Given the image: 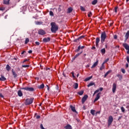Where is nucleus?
<instances>
[{"instance_id": "1", "label": "nucleus", "mask_w": 129, "mask_h": 129, "mask_svg": "<svg viewBox=\"0 0 129 129\" xmlns=\"http://www.w3.org/2000/svg\"><path fill=\"white\" fill-rule=\"evenodd\" d=\"M51 26V32H52L53 34H56L57 31L59 29V27L55 22H51L50 23Z\"/></svg>"}, {"instance_id": "2", "label": "nucleus", "mask_w": 129, "mask_h": 129, "mask_svg": "<svg viewBox=\"0 0 129 129\" xmlns=\"http://www.w3.org/2000/svg\"><path fill=\"white\" fill-rule=\"evenodd\" d=\"M107 36L106 35V33L105 31H104L101 33V42L102 44H103L105 42V39H106Z\"/></svg>"}, {"instance_id": "3", "label": "nucleus", "mask_w": 129, "mask_h": 129, "mask_svg": "<svg viewBox=\"0 0 129 129\" xmlns=\"http://www.w3.org/2000/svg\"><path fill=\"white\" fill-rule=\"evenodd\" d=\"M34 102V98H29L26 99L25 102V105H30Z\"/></svg>"}, {"instance_id": "4", "label": "nucleus", "mask_w": 129, "mask_h": 129, "mask_svg": "<svg viewBox=\"0 0 129 129\" xmlns=\"http://www.w3.org/2000/svg\"><path fill=\"white\" fill-rule=\"evenodd\" d=\"M20 89L22 90H26V91H35V89L33 87H25V88H21Z\"/></svg>"}, {"instance_id": "5", "label": "nucleus", "mask_w": 129, "mask_h": 129, "mask_svg": "<svg viewBox=\"0 0 129 129\" xmlns=\"http://www.w3.org/2000/svg\"><path fill=\"white\" fill-rule=\"evenodd\" d=\"M112 121H113V117H112V116H109L108 120V126H109L110 124L112 123Z\"/></svg>"}, {"instance_id": "6", "label": "nucleus", "mask_w": 129, "mask_h": 129, "mask_svg": "<svg viewBox=\"0 0 129 129\" xmlns=\"http://www.w3.org/2000/svg\"><path fill=\"white\" fill-rule=\"evenodd\" d=\"M122 46L126 50H127V54H129V45L127 43H123Z\"/></svg>"}, {"instance_id": "7", "label": "nucleus", "mask_w": 129, "mask_h": 129, "mask_svg": "<svg viewBox=\"0 0 129 129\" xmlns=\"http://www.w3.org/2000/svg\"><path fill=\"white\" fill-rule=\"evenodd\" d=\"M38 34H39V35H41V36H43L44 35H46V32L43 29H40L38 31Z\"/></svg>"}, {"instance_id": "8", "label": "nucleus", "mask_w": 129, "mask_h": 129, "mask_svg": "<svg viewBox=\"0 0 129 129\" xmlns=\"http://www.w3.org/2000/svg\"><path fill=\"white\" fill-rule=\"evenodd\" d=\"M88 98V95H85L84 97L82 98V104H84V102L86 101L87 99Z\"/></svg>"}, {"instance_id": "9", "label": "nucleus", "mask_w": 129, "mask_h": 129, "mask_svg": "<svg viewBox=\"0 0 129 129\" xmlns=\"http://www.w3.org/2000/svg\"><path fill=\"white\" fill-rule=\"evenodd\" d=\"M112 90L113 93H115V91H116V83L113 84Z\"/></svg>"}, {"instance_id": "10", "label": "nucleus", "mask_w": 129, "mask_h": 129, "mask_svg": "<svg viewBox=\"0 0 129 129\" xmlns=\"http://www.w3.org/2000/svg\"><path fill=\"white\" fill-rule=\"evenodd\" d=\"M51 41V38L50 37L44 38L42 40V42L44 43H48V42H50Z\"/></svg>"}, {"instance_id": "11", "label": "nucleus", "mask_w": 129, "mask_h": 129, "mask_svg": "<svg viewBox=\"0 0 129 129\" xmlns=\"http://www.w3.org/2000/svg\"><path fill=\"white\" fill-rule=\"evenodd\" d=\"M100 94H101V93H98L96 95V98H95V99L94 100V102H96V101H97V100H98V99H99L100 98Z\"/></svg>"}, {"instance_id": "12", "label": "nucleus", "mask_w": 129, "mask_h": 129, "mask_svg": "<svg viewBox=\"0 0 129 129\" xmlns=\"http://www.w3.org/2000/svg\"><path fill=\"white\" fill-rule=\"evenodd\" d=\"M102 90H103V88H102V87H101L99 89H98L94 92V93L93 95V96H94V95H95V94H96V93H98V92H99V91H102Z\"/></svg>"}, {"instance_id": "13", "label": "nucleus", "mask_w": 129, "mask_h": 129, "mask_svg": "<svg viewBox=\"0 0 129 129\" xmlns=\"http://www.w3.org/2000/svg\"><path fill=\"white\" fill-rule=\"evenodd\" d=\"M83 52V51H82L81 52L77 53L75 56L72 58V61H74L77 57H79V56H80L81 54Z\"/></svg>"}, {"instance_id": "14", "label": "nucleus", "mask_w": 129, "mask_h": 129, "mask_svg": "<svg viewBox=\"0 0 129 129\" xmlns=\"http://www.w3.org/2000/svg\"><path fill=\"white\" fill-rule=\"evenodd\" d=\"M100 42V38L99 37H97L96 38V47H98L99 45L98 43Z\"/></svg>"}, {"instance_id": "15", "label": "nucleus", "mask_w": 129, "mask_h": 129, "mask_svg": "<svg viewBox=\"0 0 129 129\" xmlns=\"http://www.w3.org/2000/svg\"><path fill=\"white\" fill-rule=\"evenodd\" d=\"M98 64V59H96V62L91 67L92 69L93 68H95V67H96V66H97Z\"/></svg>"}, {"instance_id": "16", "label": "nucleus", "mask_w": 129, "mask_h": 129, "mask_svg": "<svg viewBox=\"0 0 129 129\" xmlns=\"http://www.w3.org/2000/svg\"><path fill=\"white\" fill-rule=\"evenodd\" d=\"M12 74L14 78H17V77H18V74H17L16 72L14 71V69H12Z\"/></svg>"}, {"instance_id": "17", "label": "nucleus", "mask_w": 129, "mask_h": 129, "mask_svg": "<svg viewBox=\"0 0 129 129\" xmlns=\"http://www.w3.org/2000/svg\"><path fill=\"white\" fill-rule=\"evenodd\" d=\"M7 80V78L5 77V76L1 75V77H0V81H6Z\"/></svg>"}, {"instance_id": "18", "label": "nucleus", "mask_w": 129, "mask_h": 129, "mask_svg": "<svg viewBox=\"0 0 129 129\" xmlns=\"http://www.w3.org/2000/svg\"><path fill=\"white\" fill-rule=\"evenodd\" d=\"M100 52L102 54V55H104V54H105V52H106V50H105V48H102L100 50Z\"/></svg>"}, {"instance_id": "19", "label": "nucleus", "mask_w": 129, "mask_h": 129, "mask_svg": "<svg viewBox=\"0 0 129 129\" xmlns=\"http://www.w3.org/2000/svg\"><path fill=\"white\" fill-rule=\"evenodd\" d=\"M116 76L119 78V80L120 81H121L122 80V75L120 74H117Z\"/></svg>"}, {"instance_id": "20", "label": "nucleus", "mask_w": 129, "mask_h": 129, "mask_svg": "<svg viewBox=\"0 0 129 129\" xmlns=\"http://www.w3.org/2000/svg\"><path fill=\"white\" fill-rule=\"evenodd\" d=\"M18 95L20 97H22V96H23V93L22 92V91L21 90L18 91Z\"/></svg>"}, {"instance_id": "21", "label": "nucleus", "mask_w": 129, "mask_h": 129, "mask_svg": "<svg viewBox=\"0 0 129 129\" xmlns=\"http://www.w3.org/2000/svg\"><path fill=\"white\" fill-rule=\"evenodd\" d=\"M64 129H72V126H71L70 124H68L65 127Z\"/></svg>"}, {"instance_id": "22", "label": "nucleus", "mask_w": 129, "mask_h": 129, "mask_svg": "<svg viewBox=\"0 0 129 129\" xmlns=\"http://www.w3.org/2000/svg\"><path fill=\"white\" fill-rule=\"evenodd\" d=\"M128 37H129V30L127 31L125 35V40H127V39H128Z\"/></svg>"}, {"instance_id": "23", "label": "nucleus", "mask_w": 129, "mask_h": 129, "mask_svg": "<svg viewBox=\"0 0 129 129\" xmlns=\"http://www.w3.org/2000/svg\"><path fill=\"white\" fill-rule=\"evenodd\" d=\"M93 85H95V83H94L93 82H91L90 83H89L87 86L88 87H90V86H93Z\"/></svg>"}, {"instance_id": "24", "label": "nucleus", "mask_w": 129, "mask_h": 129, "mask_svg": "<svg viewBox=\"0 0 129 129\" xmlns=\"http://www.w3.org/2000/svg\"><path fill=\"white\" fill-rule=\"evenodd\" d=\"M104 68H105V67L104 66V62H103L102 64L101 67L100 68V70H101V71L102 70H103V69H104Z\"/></svg>"}, {"instance_id": "25", "label": "nucleus", "mask_w": 129, "mask_h": 129, "mask_svg": "<svg viewBox=\"0 0 129 129\" xmlns=\"http://www.w3.org/2000/svg\"><path fill=\"white\" fill-rule=\"evenodd\" d=\"M4 5H10V0H4Z\"/></svg>"}, {"instance_id": "26", "label": "nucleus", "mask_w": 129, "mask_h": 129, "mask_svg": "<svg viewBox=\"0 0 129 129\" xmlns=\"http://www.w3.org/2000/svg\"><path fill=\"white\" fill-rule=\"evenodd\" d=\"M73 11V9L72 8L70 7L68 9V14H70Z\"/></svg>"}, {"instance_id": "27", "label": "nucleus", "mask_w": 129, "mask_h": 129, "mask_svg": "<svg viewBox=\"0 0 129 129\" xmlns=\"http://www.w3.org/2000/svg\"><path fill=\"white\" fill-rule=\"evenodd\" d=\"M44 87H45V85H44V84H42L39 86H38V88L39 89H43V88H44Z\"/></svg>"}, {"instance_id": "28", "label": "nucleus", "mask_w": 129, "mask_h": 129, "mask_svg": "<svg viewBox=\"0 0 129 129\" xmlns=\"http://www.w3.org/2000/svg\"><path fill=\"white\" fill-rule=\"evenodd\" d=\"M97 0H94L92 1V5H93V6H95V5H96V4H97Z\"/></svg>"}, {"instance_id": "29", "label": "nucleus", "mask_w": 129, "mask_h": 129, "mask_svg": "<svg viewBox=\"0 0 129 129\" xmlns=\"http://www.w3.org/2000/svg\"><path fill=\"white\" fill-rule=\"evenodd\" d=\"M71 108L74 112H76V109H75V107L71 105Z\"/></svg>"}, {"instance_id": "30", "label": "nucleus", "mask_w": 129, "mask_h": 129, "mask_svg": "<svg viewBox=\"0 0 129 129\" xmlns=\"http://www.w3.org/2000/svg\"><path fill=\"white\" fill-rule=\"evenodd\" d=\"M111 72V71H108V72H107L104 75V78H106V77L107 76L108 74H109V73H110Z\"/></svg>"}, {"instance_id": "31", "label": "nucleus", "mask_w": 129, "mask_h": 129, "mask_svg": "<svg viewBox=\"0 0 129 129\" xmlns=\"http://www.w3.org/2000/svg\"><path fill=\"white\" fill-rule=\"evenodd\" d=\"M6 70H7V71H10V70H11V67L10 65L7 64L6 66Z\"/></svg>"}, {"instance_id": "32", "label": "nucleus", "mask_w": 129, "mask_h": 129, "mask_svg": "<svg viewBox=\"0 0 129 129\" xmlns=\"http://www.w3.org/2000/svg\"><path fill=\"white\" fill-rule=\"evenodd\" d=\"M90 112L92 115H95V110L91 109Z\"/></svg>"}, {"instance_id": "33", "label": "nucleus", "mask_w": 129, "mask_h": 129, "mask_svg": "<svg viewBox=\"0 0 129 129\" xmlns=\"http://www.w3.org/2000/svg\"><path fill=\"white\" fill-rule=\"evenodd\" d=\"M74 88L75 89H77L78 88V83H75L74 84Z\"/></svg>"}, {"instance_id": "34", "label": "nucleus", "mask_w": 129, "mask_h": 129, "mask_svg": "<svg viewBox=\"0 0 129 129\" xmlns=\"http://www.w3.org/2000/svg\"><path fill=\"white\" fill-rule=\"evenodd\" d=\"M80 49H81V46L80 45L78 46V49L75 50V52H76L77 53L79 52Z\"/></svg>"}, {"instance_id": "35", "label": "nucleus", "mask_w": 129, "mask_h": 129, "mask_svg": "<svg viewBox=\"0 0 129 129\" xmlns=\"http://www.w3.org/2000/svg\"><path fill=\"white\" fill-rule=\"evenodd\" d=\"M83 93H84V91H81L78 92V94H79V95H83Z\"/></svg>"}, {"instance_id": "36", "label": "nucleus", "mask_w": 129, "mask_h": 129, "mask_svg": "<svg viewBox=\"0 0 129 129\" xmlns=\"http://www.w3.org/2000/svg\"><path fill=\"white\" fill-rule=\"evenodd\" d=\"M80 10L82 12H85V11H86L85 8H84V7H83V6H80Z\"/></svg>"}, {"instance_id": "37", "label": "nucleus", "mask_w": 129, "mask_h": 129, "mask_svg": "<svg viewBox=\"0 0 129 129\" xmlns=\"http://www.w3.org/2000/svg\"><path fill=\"white\" fill-rule=\"evenodd\" d=\"M30 40L28 38H26L25 39V44H27L28 43H29Z\"/></svg>"}, {"instance_id": "38", "label": "nucleus", "mask_w": 129, "mask_h": 129, "mask_svg": "<svg viewBox=\"0 0 129 129\" xmlns=\"http://www.w3.org/2000/svg\"><path fill=\"white\" fill-rule=\"evenodd\" d=\"M91 78H92V76L87 78L85 79V81H88L89 80H90V79H91Z\"/></svg>"}, {"instance_id": "39", "label": "nucleus", "mask_w": 129, "mask_h": 129, "mask_svg": "<svg viewBox=\"0 0 129 129\" xmlns=\"http://www.w3.org/2000/svg\"><path fill=\"white\" fill-rule=\"evenodd\" d=\"M22 67H23V68H28V67H30V66L28 65V64L23 65Z\"/></svg>"}, {"instance_id": "40", "label": "nucleus", "mask_w": 129, "mask_h": 129, "mask_svg": "<svg viewBox=\"0 0 129 129\" xmlns=\"http://www.w3.org/2000/svg\"><path fill=\"white\" fill-rule=\"evenodd\" d=\"M80 40V39L79 38H78L77 39H75L74 40V42H76V43H78V42H79V41Z\"/></svg>"}, {"instance_id": "41", "label": "nucleus", "mask_w": 129, "mask_h": 129, "mask_svg": "<svg viewBox=\"0 0 129 129\" xmlns=\"http://www.w3.org/2000/svg\"><path fill=\"white\" fill-rule=\"evenodd\" d=\"M42 24H43V22H42L37 21L36 22V25H42Z\"/></svg>"}, {"instance_id": "42", "label": "nucleus", "mask_w": 129, "mask_h": 129, "mask_svg": "<svg viewBox=\"0 0 129 129\" xmlns=\"http://www.w3.org/2000/svg\"><path fill=\"white\" fill-rule=\"evenodd\" d=\"M122 112H124V111H125V109L123 107H121V108H120Z\"/></svg>"}, {"instance_id": "43", "label": "nucleus", "mask_w": 129, "mask_h": 129, "mask_svg": "<svg viewBox=\"0 0 129 129\" xmlns=\"http://www.w3.org/2000/svg\"><path fill=\"white\" fill-rule=\"evenodd\" d=\"M49 15L50 16H51V17H53V16H54V13H53V12L50 11L49 12Z\"/></svg>"}, {"instance_id": "44", "label": "nucleus", "mask_w": 129, "mask_h": 129, "mask_svg": "<svg viewBox=\"0 0 129 129\" xmlns=\"http://www.w3.org/2000/svg\"><path fill=\"white\" fill-rule=\"evenodd\" d=\"M91 16H92V13L91 12H89V13L88 15V17L89 18H90V17H91Z\"/></svg>"}, {"instance_id": "45", "label": "nucleus", "mask_w": 129, "mask_h": 129, "mask_svg": "<svg viewBox=\"0 0 129 129\" xmlns=\"http://www.w3.org/2000/svg\"><path fill=\"white\" fill-rule=\"evenodd\" d=\"M118 9V7H115L114 8V12H115V13H117V9Z\"/></svg>"}, {"instance_id": "46", "label": "nucleus", "mask_w": 129, "mask_h": 129, "mask_svg": "<svg viewBox=\"0 0 129 129\" xmlns=\"http://www.w3.org/2000/svg\"><path fill=\"white\" fill-rule=\"evenodd\" d=\"M121 72L123 73V74L125 73V70H124V69H121Z\"/></svg>"}, {"instance_id": "47", "label": "nucleus", "mask_w": 129, "mask_h": 129, "mask_svg": "<svg viewBox=\"0 0 129 129\" xmlns=\"http://www.w3.org/2000/svg\"><path fill=\"white\" fill-rule=\"evenodd\" d=\"M85 36L84 35H82V36H81L79 37V39H80V40H81V39H83L84 38Z\"/></svg>"}, {"instance_id": "48", "label": "nucleus", "mask_w": 129, "mask_h": 129, "mask_svg": "<svg viewBox=\"0 0 129 129\" xmlns=\"http://www.w3.org/2000/svg\"><path fill=\"white\" fill-rule=\"evenodd\" d=\"M30 59H25L24 61H23V63H25V62H28V61H29Z\"/></svg>"}, {"instance_id": "49", "label": "nucleus", "mask_w": 129, "mask_h": 129, "mask_svg": "<svg viewBox=\"0 0 129 129\" xmlns=\"http://www.w3.org/2000/svg\"><path fill=\"white\" fill-rule=\"evenodd\" d=\"M72 77L73 78H75V76L74 75V72H72Z\"/></svg>"}, {"instance_id": "50", "label": "nucleus", "mask_w": 129, "mask_h": 129, "mask_svg": "<svg viewBox=\"0 0 129 129\" xmlns=\"http://www.w3.org/2000/svg\"><path fill=\"white\" fill-rule=\"evenodd\" d=\"M35 44H36V45H37V46H39V45H40V42H39L38 41H36Z\"/></svg>"}, {"instance_id": "51", "label": "nucleus", "mask_w": 129, "mask_h": 129, "mask_svg": "<svg viewBox=\"0 0 129 129\" xmlns=\"http://www.w3.org/2000/svg\"><path fill=\"white\" fill-rule=\"evenodd\" d=\"M40 117H41V116H40V115H37V116H36V118L37 119H39V118H40Z\"/></svg>"}, {"instance_id": "52", "label": "nucleus", "mask_w": 129, "mask_h": 129, "mask_svg": "<svg viewBox=\"0 0 129 129\" xmlns=\"http://www.w3.org/2000/svg\"><path fill=\"white\" fill-rule=\"evenodd\" d=\"M40 128L41 129H45V128H44V126H43V124H40Z\"/></svg>"}, {"instance_id": "53", "label": "nucleus", "mask_w": 129, "mask_h": 129, "mask_svg": "<svg viewBox=\"0 0 129 129\" xmlns=\"http://www.w3.org/2000/svg\"><path fill=\"white\" fill-rule=\"evenodd\" d=\"M0 97H2V98H4V95H3L2 93H0Z\"/></svg>"}, {"instance_id": "54", "label": "nucleus", "mask_w": 129, "mask_h": 129, "mask_svg": "<svg viewBox=\"0 0 129 129\" xmlns=\"http://www.w3.org/2000/svg\"><path fill=\"white\" fill-rule=\"evenodd\" d=\"M126 60H127V62L128 63H129V57L128 56H126Z\"/></svg>"}, {"instance_id": "55", "label": "nucleus", "mask_w": 129, "mask_h": 129, "mask_svg": "<svg viewBox=\"0 0 129 129\" xmlns=\"http://www.w3.org/2000/svg\"><path fill=\"white\" fill-rule=\"evenodd\" d=\"M100 114V111H97L96 112V114Z\"/></svg>"}, {"instance_id": "56", "label": "nucleus", "mask_w": 129, "mask_h": 129, "mask_svg": "<svg viewBox=\"0 0 129 129\" xmlns=\"http://www.w3.org/2000/svg\"><path fill=\"white\" fill-rule=\"evenodd\" d=\"M32 52H33V51H32V50H30L29 51H28L29 54H32Z\"/></svg>"}, {"instance_id": "57", "label": "nucleus", "mask_w": 129, "mask_h": 129, "mask_svg": "<svg viewBox=\"0 0 129 129\" xmlns=\"http://www.w3.org/2000/svg\"><path fill=\"white\" fill-rule=\"evenodd\" d=\"M114 39H117V36L116 35L114 36Z\"/></svg>"}, {"instance_id": "58", "label": "nucleus", "mask_w": 129, "mask_h": 129, "mask_svg": "<svg viewBox=\"0 0 129 129\" xmlns=\"http://www.w3.org/2000/svg\"><path fill=\"white\" fill-rule=\"evenodd\" d=\"M91 49H92V50H95L96 47H95V46H93L91 48Z\"/></svg>"}, {"instance_id": "59", "label": "nucleus", "mask_w": 129, "mask_h": 129, "mask_svg": "<svg viewBox=\"0 0 129 129\" xmlns=\"http://www.w3.org/2000/svg\"><path fill=\"white\" fill-rule=\"evenodd\" d=\"M126 68H128V63H126L125 65Z\"/></svg>"}, {"instance_id": "60", "label": "nucleus", "mask_w": 129, "mask_h": 129, "mask_svg": "<svg viewBox=\"0 0 129 129\" xmlns=\"http://www.w3.org/2000/svg\"><path fill=\"white\" fill-rule=\"evenodd\" d=\"M84 48H85L84 46H81V49H84Z\"/></svg>"}, {"instance_id": "61", "label": "nucleus", "mask_w": 129, "mask_h": 129, "mask_svg": "<svg viewBox=\"0 0 129 129\" xmlns=\"http://www.w3.org/2000/svg\"><path fill=\"white\" fill-rule=\"evenodd\" d=\"M109 60V58H107L106 60H105V62H108Z\"/></svg>"}, {"instance_id": "62", "label": "nucleus", "mask_w": 129, "mask_h": 129, "mask_svg": "<svg viewBox=\"0 0 129 129\" xmlns=\"http://www.w3.org/2000/svg\"><path fill=\"white\" fill-rule=\"evenodd\" d=\"M25 51H23L22 52H21V54L23 55V54H25Z\"/></svg>"}, {"instance_id": "63", "label": "nucleus", "mask_w": 129, "mask_h": 129, "mask_svg": "<svg viewBox=\"0 0 129 129\" xmlns=\"http://www.w3.org/2000/svg\"><path fill=\"white\" fill-rule=\"evenodd\" d=\"M86 56V53H84L83 55V57L85 58V56Z\"/></svg>"}, {"instance_id": "64", "label": "nucleus", "mask_w": 129, "mask_h": 129, "mask_svg": "<svg viewBox=\"0 0 129 129\" xmlns=\"http://www.w3.org/2000/svg\"><path fill=\"white\" fill-rule=\"evenodd\" d=\"M121 117H122V116H119L118 119V120H119L120 119V118H121Z\"/></svg>"}]
</instances>
